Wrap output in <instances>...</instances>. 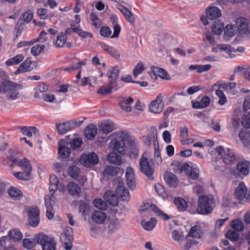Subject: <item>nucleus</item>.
Listing matches in <instances>:
<instances>
[{"mask_svg": "<svg viewBox=\"0 0 250 250\" xmlns=\"http://www.w3.org/2000/svg\"><path fill=\"white\" fill-rule=\"evenodd\" d=\"M104 198L110 205L116 206L118 204V199L114 192L111 190H108L104 192Z\"/></svg>", "mask_w": 250, "mask_h": 250, "instance_id": "obj_21", "label": "nucleus"}, {"mask_svg": "<svg viewBox=\"0 0 250 250\" xmlns=\"http://www.w3.org/2000/svg\"><path fill=\"white\" fill-rule=\"evenodd\" d=\"M126 182L127 186L130 188H134L135 187V179L134 170L131 167H127L125 171Z\"/></svg>", "mask_w": 250, "mask_h": 250, "instance_id": "obj_19", "label": "nucleus"}, {"mask_svg": "<svg viewBox=\"0 0 250 250\" xmlns=\"http://www.w3.org/2000/svg\"><path fill=\"white\" fill-rule=\"evenodd\" d=\"M80 172V168L76 166L70 167L68 169L69 175L73 178H77L79 176Z\"/></svg>", "mask_w": 250, "mask_h": 250, "instance_id": "obj_52", "label": "nucleus"}, {"mask_svg": "<svg viewBox=\"0 0 250 250\" xmlns=\"http://www.w3.org/2000/svg\"><path fill=\"white\" fill-rule=\"evenodd\" d=\"M11 160L16 166L21 167L24 172L30 174L32 171V167L30 161L27 159H23L13 158L12 156L8 158Z\"/></svg>", "mask_w": 250, "mask_h": 250, "instance_id": "obj_9", "label": "nucleus"}, {"mask_svg": "<svg viewBox=\"0 0 250 250\" xmlns=\"http://www.w3.org/2000/svg\"><path fill=\"white\" fill-rule=\"evenodd\" d=\"M47 10L44 8H40L37 10V15L42 20H49L51 16L47 14Z\"/></svg>", "mask_w": 250, "mask_h": 250, "instance_id": "obj_60", "label": "nucleus"}, {"mask_svg": "<svg viewBox=\"0 0 250 250\" xmlns=\"http://www.w3.org/2000/svg\"><path fill=\"white\" fill-rule=\"evenodd\" d=\"M174 203L177 208L182 211H185L187 208V203L181 197H176L174 199Z\"/></svg>", "mask_w": 250, "mask_h": 250, "instance_id": "obj_40", "label": "nucleus"}, {"mask_svg": "<svg viewBox=\"0 0 250 250\" xmlns=\"http://www.w3.org/2000/svg\"><path fill=\"white\" fill-rule=\"evenodd\" d=\"M121 171L122 172L124 171L123 170H121L118 167L107 166L105 167L104 170L103 171V175L104 176H114L118 175Z\"/></svg>", "mask_w": 250, "mask_h": 250, "instance_id": "obj_28", "label": "nucleus"}, {"mask_svg": "<svg viewBox=\"0 0 250 250\" xmlns=\"http://www.w3.org/2000/svg\"><path fill=\"white\" fill-rule=\"evenodd\" d=\"M133 100L131 97L128 98H122L120 101V105L122 109L126 112H130L131 110V104L133 103Z\"/></svg>", "mask_w": 250, "mask_h": 250, "instance_id": "obj_31", "label": "nucleus"}, {"mask_svg": "<svg viewBox=\"0 0 250 250\" xmlns=\"http://www.w3.org/2000/svg\"><path fill=\"white\" fill-rule=\"evenodd\" d=\"M117 153L113 151L110 152L107 157V161L110 163L117 165H120L121 163V157L117 154Z\"/></svg>", "mask_w": 250, "mask_h": 250, "instance_id": "obj_36", "label": "nucleus"}, {"mask_svg": "<svg viewBox=\"0 0 250 250\" xmlns=\"http://www.w3.org/2000/svg\"><path fill=\"white\" fill-rule=\"evenodd\" d=\"M236 198L242 202H248L250 201V191H248L247 188L243 183H241L236 188L235 191Z\"/></svg>", "mask_w": 250, "mask_h": 250, "instance_id": "obj_6", "label": "nucleus"}, {"mask_svg": "<svg viewBox=\"0 0 250 250\" xmlns=\"http://www.w3.org/2000/svg\"><path fill=\"white\" fill-rule=\"evenodd\" d=\"M239 137L245 146H250V132L249 130L242 129L239 133Z\"/></svg>", "mask_w": 250, "mask_h": 250, "instance_id": "obj_30", "label": "nucleus"}, {"mask_svg": "<svg viewBox=\"0 0 250 250\" xmlns=\"http://www.w3.org/2000/svg\"><path fill=\"white\" fill-rule=\"evenodd\" d=\"M114 84H110L108 83V86H103L101 87L97 91V93L103 95H105L109 93H110L112 91V89L113 88Z\"/></svg>", "mask_w": 250, "mask_h": 250, "instance_id": "obj_54", "label": "nucleus"}, {"mask_svg": "<svg viewBox=\"0 0 250 250\" xmlns=\"http://www.w3.org/2000/svg\"><path fill=\"white\" fill-rule=\"evenodd\" d=\"M121 227V221L115 216L109 218L108 225V233L112 234Z\"/></svg>", "mask_w": 250, "mask_h": 250, "instance_id": "obj_16", "label": "nucleus"}, {"mask_svg": "<svg viewBox=\"0 0 250 250\" xmlns=\"http://www.w3.org/2000/svg\"><path fill=\"white\" fill-rule=\"evenodd\" d=\"M32 61L29 58H27L22 63H21L18 69L15 72V75H19L20 73L28 72L33 70L31 67Z\"/></svg>", "mask_w": 250, "mask_h": 250, "instance_id": "obj_18", "label": "nucleus"}, {"mask_svg": "<svg viewBox=\"0 0 250 250\" xmlns=\"http://www.w3.org/2000/svg\"><path fill=\"white\" fill-rule=\"evenodd\" d=\"M214 203L213 198H210L207 195H201L198 200L197 212L201 214H208L213 210L212 204Z\"/></svg>", "mask_w": 250, "mask_h": 250, "instance_id": "obj_3", "label": "nucleus"}, {"mask_svg": "<svg viewBox=\"0 0 250 250\" xmlns=\"http://www.w3.org/2000/svg\"><path fill=\"white\" fill-rule=\"evenodd\" d=\"M163 107V99L160 94L158 95L154 100L151 102L149 106L150 111L155 114L161 113Z\"/></svg>", "mask_w": 250, "mask_h": 250, "instance_id": "obj_11", "label": "nucleus"}, {"mask_svg": "<svg viewBox=\"0 0 250 250\" xmlns=\"http://www.w3.org/2000/svg\"><path fill=\"white\" fill-rule=\"evenodd\" d=\"M250 163L248 161L239 162L236 165V168L240 175H247L249 173Z\"/></svg>", "mask_w": 250, "mask_h": 250, "instance_id": "obj_23", "label": "nucleus"}, {"mask_svg": "<svg viewBox=\"0 0 250 250\" xmlns=\"http://www.w3.org/2000/svg\"><path fill=\"white\" fill-rule=\"evenodd\" d=\"M185 172L190 179L196 180L199 177V170L196 167L195 165L191 162L186 164V169Z\"/></svg>", "mask_w": 250, "mask_h": 250, "instance_id": "obj_13", "label": "nucleus"}, {"mask_svg": "<svg viewBox=\"0 0 250 250\" xmlns=\"http://www.w3.org/2000/svg\"><path fill=\"white\" fill-rule=\"evenodd\" d=\"M90 18L94 27L98 28L101 26L102 22L95 13H91L90 15Z\"/></svg>", "mask_w": 250, "mask_h": 250, "instance_id": "obj_55", "label": "nucleus"}, {"mask_svg": "<svg viewBox=\"0 0 250 250\" xmlns=\"http://www.w3.org/2000/svg\"><path fill=\"white\" fill-rule=\"evenodd\" d=\"M129 156L131 158H135L139 155V149L134 141H131L130 146Z\"/></svg>", "mask_w": 250, "mask_h": 250, "instance_id": "obj_45", "label": "nucleus"}, {"mask_svg": "<svg viewBox=\"0 0 250 250\" xmlns=\"http://www.w3.org/2000/svg\"><path fill=\"white\" fill-rule=\"evenodd\" d=\"M157 224V220L154 218H151L149 221L143 220L142 225L144 228L147 230H151Z\"/></svg>", "mask_w": 250, "mask_h": 250, "instance_id": "obj_43", "label": "nucleus"}, {"mask_svg": "<svg viewBox=\"0 0 250 250\" xmlns=\"http://www.w3.org/2000/svg\"><path fill=\"white\" fill-rule=\"evenodd\" d=\"M92 220L97 224H103L106 219V213L101 210L94 211L91 216Z\"/></svg>", "mask_w": 250, "mask_h": 250, "instance_id": "obj_24", "label": "nucleus"}, {"mask_svg": "<svg viewBox=\"0 0 250 250\" xmlns=\"http://www.w3.org/2000/svg\"><path fill=\"white\" fill-rule=\"evenodd\" d=\"M150 133L152 136L154 150H158L159 149L158 142L157 141V131L155 127H151L150 129Z\"/></svg>", "mask_w": 250, "mask_h": 250, "instance_id": "obj_49", "label": "nucleus"}, {"mask_svg": "<svg viewBox=\"0 0 250 250\" xmlns=\"http://www.w3.org/2000/svg\"><path fill=\"white\" fill-rule=\"evenodd\" d=\"M8 236L10 239L16 242L20 241L22 235L18 229H15L10 230L8 233Z\"/></svg>", "mask_w": 250, "mask_h": 250, "instance_id": "obj_38", "label": "nucleus"}, {"mask_svg": "<svg viewBox=\"0 0 250 250\" xmlns=\"http://www.w3.org/2000/svg\"><path fill=\"white\" fill-rule=\"evenodd\" d=\"M97 133V128L91 125H88L84 130V135L89 140L93 139Z\"/></svg>", "mask_w": 250, "mask_h": 250, "instance_id": "obj_34", "label": "nucleus"}, {"mask_svg": "<svg viewBox=\"0 0 250 250\" xmlns=\"http://www.w3.org/2000/svg\"><path fill=\"white\" fill-rule=\"evenodd\" d=\"M186 164H182L179 162H175L171 164L173 172L176 174H181L186 171Z\"/></svg>", "mask_w": 250, "mask_h": 250, "instance_id": "obj_39", "label": "nucleus"}, {"mask_svg": "<svg viewBox=\"0 0 250 250\" xmlns=\"http://www.w3.org/2000/svg\"><path fill=\"white\" fill-rule=\"evenodd\" d=\"M216 150L226 164H232L237 159L236 154L231 149H225L222 146H219L216 148Z\"/></svg>", "mask_w": 250, "mask_h": 250, "instance_id": "obj_5", "label": "nucleus"}, {"mask_svg": "<svg viewBox=\"0 0 250 250\" xmlns=\"http://www.w3.org/2000/svg\"><path fill=\"white\" fill-rule=\"evenodd\" d=\"M117 8L125 16L126 20L130 23H133L135 21V18L132 12L126 7L123 5H120Z\"/></svg>", "mask_w": 250, "mask_h": 250, "instance_id": "obj_27", "label": "nucleus"}, {"mask_svg": "<svg viewBox=\"0 0 250 250\" xmlns=\"http://www.w3.org/2000/svg\"><path fill=\"white\" fill-rule=\"evenodd\" d=\"M93 204L94 206L100 209H105L107 208V205L100 199H96L93 201Z\"/></svg>", "mask_w": 250, "mask_h": 250, "instance_id": "obj_62", "label": "nucleus"}, {"mask_svg": "<svg viewBox=\"0 0 250 250\" xmlns=\"http://www.w3.org/2000/svg\"><path fill=\"white\" fill-rule=\"evenodd\" d=\"M224 24L220 22H214L212 27V32L214 34L220 35L224 29Z\"/></svg>", "mask_w": 250, "mask_h": 250, "instance_id": "obj_51", "label": "nucleus"}, {"mask_svg": "<svg viewBox=\"0 0 250 250\" xmlns=\"http://www.w3.org/2000/svg\"><path fill=\"white\" fill-rule=\"evenodd\" d=\"M8 192L9 196L15 200H19L22 197L21 191L16 188H10Z\"/></svg>", "mask_w": 250, "mask_h": 250, "instance_id": "obj_46", "label": "nucleus"}, {"mask_svg": "<svg viewBox=\"0 0 250 250\" xmlns=\"http://www.w3.org/2000/svg\"><path fill=\"white\" fill-rule=\"evenodd\" d=\"M56 244L55 241L52 239L42 246V250H56Z\"/></svg>", "mask_w": 250, "mask_h": 250, "instance_id": "obj_56", "label": "nucleus"}, {"mask_svg": "<svg viewBox=\"0 0 250 250\" xmlns=\"http://www.w3.org/2000/svg\"><path fill=\"white\" fill-rule=\"evenodd\" d=\"M53 196L50 197L48 200L45 199V206L46 208V216L49 220L52 219L54 217V213L53 211Z\"/></svg>", "mask_w": 250, "mask_h": 250, "instance_id": "obj_29", "label": "nucleus"}, {"mask_svg": "<svg viewBox=\"0 0 250 250\" xmlns=\"http://www.w3.org/2000/svg\"><path fill=\"white\" fill-rule=\"evenodd\" d=\"M23 246L27 249H31L36 245L35 241L32 239H24L22 240Z\"/></svg>", "mask_w": 250, "mask_h": 250, "instance_id": "obj_59", "label": "nucleus"}, {"mask_svg": "<svg viewBox=\"0 0 250 250\" xmlns=\"http://www.w3.org/2000/svg\"><path fill=\"white\" fill-rule=\"evenodd\" d=\"M0 250H15L14 247L11 245L7 236H4L0 239Z\"/></svg>", "mask_w": 250, "mask_h": 250, "instance_id": "obj_35", "label": "nucleus"}, {"mask_svg": "<svg viewBox=\"0 0 250 250\" xmlns=\"http://www.w3.org/2000/svg\"><path fill=\"white\" fill-rule=\"evenodd\" d=\"M68 145L72 149H75L80 147L82 144V140L80 138H75L70 142H68Z\"/></svg>", "mask_w": 250, "mask_h": 250, "instance_id": "obj_58", "label": "nucleus"}, {"mask_svg": "<svg viewBox=\"0 0 250 250\" xmlns=\"http://www.w3.org/2000/svg\"><path fill=\"white\" fill-rule=\"evenodd\" d=\"M21 84L9 81H3L0 84V93L8 100H16L19 97Z\"/></svg>", "mask_w": 250, "mask_h": 250, "instance_id": "obj_2", "label": "nucleus"}, {"mask_svg": "<svg viewBox=\"0 0 250 250\" xmlns=\"http://www.w3.org/2000/svg\"><path fill=\"white\" fill-rule=\"evenodd\" d=\"M14 176L17 179L21 180H28L30 178V174L24 172H17L14 173Z\"/></svg>", "mask_w": 250, "mask_h": 250, "instance_id": "obj_57", "label": "nucleus"}, {"mask_svg": "<svg viewBox=\"0 0 250 250\" xmlns=\"http://www.w3.org/2000/svg\"><path fill=\"white\" fill-rule=\"evenodd\" d=\"M110 21L113 24H114L113 26L114 33L111 37L112 38H117L121 31L120 25L117 24L118 18L115 15H112L110 16Z\"/></svg>", "mask_w": 250, "mask_h": 250, "instance_id": "obj_37", "label": "nucleus"}, {"mask_svg": "<svg viewBox=\"0 0 250 250\" xmlns=\"http://www.w3.org/2000/svg\"><path fill=\"white\" fill-rule=\"evenodd\" d=\"M237 28L234 25H228L224 28V33L228 37H233L237 33Z\"/></svg>", "mask_w": 250, "mask_h": 250, "instance_id": "obj_47", "label": "nucleus"}, {"mask_svg": "<svg viewBox=\"0 0 250 250\" xmlns=\"http://www.w3.org/2000/svg\"><path fill=\"white\" fill-rule=\"evenodd\" d=\"M148 208L154 211L158 216L162 218L165 220H167L169 219V216L167 214L165 213L163 211H162L160 209H159L155 205L149 204L147 203L146 205L145 206V207H142L141 209L139 210V212L140 213H142L148 210Z\"/></svg>", "mask_w": 250, "mask_h": 250, "instance_id": "obj_12", "label": "nucleus"}, {"mask_svg": "<svg viewBox=\"0 0 250 250\" xmlns=\"http://www.w3.org/2000/svg\"><path fill=\"white\" fill-rule=\"evenodd\" d=\"M61 241L65 250H71L73 237L72 232L70 229H65L61 234Z\"/></svg>", "mask_w": 250, "mask_h": 250, "instance_id": "obj_10", "label": "nucleus"}, {"mask_svg": "<svg viewBox=\"0 0 250 250\" xmlns=\"http://www.w3.org/2000/svg\"><path fill=\"white\" fill-rule=\"evenodd\" d=\"M80 163L85 167H89L97 165L99 163V158L94 152L88 154H83L80 158Z\"/></svg>", "mask_w": 250, "mask_h": 250, "instance_id": "obj_8", "label": "nucleus"}, {"mask_svg": "<svg viewBox=\"0 0 250 250\" xmlns=\"http://www.w3.org/2000/svg\"><path fill=\"white\" fill-rule=\"evenodd\" d=\"M164 179L167 185L172 187H176L179 184L177 177L173 173L166 172L164 174Z\"/></svg>", "mask_w": 250, "mask_h": 250, "instance_id": "obj_22", "label": "nucleus"}, {"mask_svg": "<svg viewBox=\"0 0 250 250\" xmlns=\"http://www.w3.org/2000/svg\"><path fill=\"white\" fill-rule=\"evenodd\" d=\"M231 227L236 231H242L244 229L243 223L239 220H234L231 222Z\"/></svg>", "mask_w": 250, "mask_h": 250, "instance_id": "obj_53", "label": "nucleus"}, {"mask_svg": "<svg viewBox=\"0 0 250 250\" xmlns=\"http://www.w3.org/2000/svg\"><path fill=\"white\" fill-rule=\"evenodd\" d=\"M120 69L117 66L111 67L107 71V76L108 79V83L114 84L119 77Z\"/></svg>", "mask_w": 250, "mask_h": 250, "instance_id": "obj_15", "label": "nucleus"}, {"mask_svg": "<svg viewBox=\"0 0 250 250\" xmlns=\"http://www.w3.org/2000/svg\"><path fill=\"white\" fill-rule=\"evenodd\" d=\"M112 140L109 143V148L113 151L118 152L120 154L125 153V142L128 140L129 135L124 132H117L109 136Z\"/></svg>", "mask_w": 250, "mask_h": 250, "instance_id": "obj_1", "label": "nucleus"}, {"mask_svg": "<svg viewBox=\"0 0 250 250\" xmlns=\"http://www.w3.org/2000/svg\"><path fill=\"white\" fill-rule=\"evenodd\" d=\"M67 188L70 195L76 197L79 196L81 188L78 185L73 182H70L68 184Z\"/></svg>", "mask_w": 250, "mask_h": 250, "instance_id": "obj_33", "label": "nucleus"}, {"mask_svg": "<svg viewBox=\"0 0 250 250\" xmlns=\"http://www.w3.org/2000/svg\"><path fill=\"white\" fill-rule=\"evenodd\" d=\"M28 213L29 217H39L40 210L37 207H32L29 208Z\"/></svg>", "mask_w": 250, "mask_h": 250, "instance_id": "obj_63", "label": "nucleus"}, {"mask_svg": "<svg viewBox=\"0 0 250 250\" xmlns=\"http://www.w3.org/2000/svg\"><path fill=\"white\" fill-rule=\"evenodd\" d=\"M68 146V142L64 139L59 142L58 153L61 158H66L69 156L71 151Z\"/></svg>", "mask_w": 250, "mask_h": 250, "instance_id": "obj_14", "label": "nucleus"}, {"mask_svg": "<svg viewBox=\"0 0 250 250\" xmlns=\"http://www.w3.org/2000/svg\"><path fill=\"white\" fill-rule=\"evenodd\" d=\"M149 156V153L146 151L142 155L139 160V169L149 179L152 180L154 170L153 165L150 164L148 160Z\"/></svg>", "mask_w": 250, "mask_h": 250, "instance_id": "obj_4", "label": "nucleus"}, {"mask_svg": "<svg viewBox=\"0 0 250 250\" xmlns=\"http://www.w3.org/2000/svg\"><path fill=\"white\" fill-rule=\"evenodd\" d=\"M236 24L237 25V29L241 33H246L248 31V21L246 19L244 18H239L237 19Z\"/></svg>", "mask_w": 250, "mask_h": 250, "instance_id": "obj_26", "label": "nucleus"}, {"mask_svg": "<svg viewBox=\"0 0 250 250\" xmlns=\"http://www.w3.org/2000/svg\"><path fill=\"white\" fill-rule=\"evenodd\" d=\"M241 124L244 127L250 128V112H245L242 117Z\"/></svg>", "mask_w": 250, "mask_h": 250, "instance_id": "obj_48", "label": "nucleus"}, {"mask_svg": "<svg viewBox=\"0 0 250 250\" xmlns=\"http://www.w3.org/2000/svg\"><path fill=\"white\" fill-rule=\"evenodd\" d=\"M172 237L175 241H180L184 239V235L180 230H174L172 232Z\"/></svg>", "mask_w": 250, "mask_h": 250, "instance_id": "obj_64", "label": "nucleus"}, {"mask_svg": "<svg viewBox=\"0 0 250 250\" xmlns=\"http://www.w3.org/2000/svg\"><path fill=\"white\" fill-rule=\"evenodd\" d=\"M188 235L193 238H199L203 235V232L199 226H194L190 229Z\"/></svg>", "mask_w": 250, "mask_h": 250, "instance_id": "obj_42", "label": "nucleus"}, {"mask_svg": "<svg viewBox=\"0 0 250 250\" xmlns=\"http://www.w3.org/2000/svg\"><path fill=\"white\" fill-rule=\"evenodd\" d=\"M78 123L77 121L70 120L64 122L62 123H57L56 124V128L58 132L60 134H63L67 131L71 130L75 126L80 125L82 121H79Z\"/></svg>", "mask_w": 250, "mask_h": 250, "instance_id": "obj_7", "label": "nucleus"}, {"mask_svg": "<svg viewBox=\"0 0 250 250\" xmlns=\"http://www.w3.org/2000/svg\"><path fill=\"white\" fill-rule=\"evenodd\" d=\"M116 193L117 195L119 196L122 201L127 202L129 200V191L122 183H119L116 190Z\"/></svg>", "mask_w": 250, "mask_h": 250, "instance_id": "obj_17", "label": "nucleus"}, {"mask_svg": "<svg viewBox=\"0 0 250 250\" xmlns=\"http://www.w3.org/2000/svg\"><path fill=\"white\" fill-rule=\"evenodd\" d=\"M207 17L210 20H215L221 16V11L217 7L211 6L206 10Z\"/></svg>", "mask_w": 250, "mask_h": 250, "instance_id": "obj_20", "label": "nucleus"}, {"mask_svg": "<svg viewBox=\"0 0 250 250\" xmlns=\"http://www.w3.org/2000/svg\"><path fill=\"white\" fill-rule=\"evenodd\" d=\"M115 129L114 124L110 121H104L100 126V130L104 134H107Z\"/></svg>", "mask_w": 250, "mask_h": 250, "instance_id": "obj_25", "label": "nucleus"}, {"mask_svg": "<svg viewBox=\"0 0 250 250\" xmlns=\"http://www.w3.org/2000/svg\"><path fill=\"white\" fill-rule=\"evenodd\" d=\"M66 36L65 34H63V33H61L57 36L55 45L57 47H62L66 42Z\"/></svg>", "mask_w": 250, "mask_h": 250, "instance_id": "obj_50", "label": "nucleus"}, {"mask_svg": "<svg viewBox=\"0 0 250 250\" xmlns=\"http://www.w3.org/2000/svg\"><path fill=\"white\" fill-rule=\"evenodd\" d=\"M151 70L152 73L155 76H158L162 79L167 80L170 79V77L168 75L167 71L163 68H158L155 66H152Z\"/></svg>", "mask_w": 250, "mask_h": 250, "instance_id": "obj_32", "label": "nucleus"}, {"mask_svg": "<svg viewBox=\"0 0 250 250\" xmlns=\"http://www.w3.org/2000/svg\"><path fill=\"white\" fill-rule=\"evenodd\" d=\"M36 239L37 243L40 245L43 246L45 243H47L49 239L48 237L44 234L43 233H39L36 236Z\"/></svg>", "mask_w": 250, "mask_h": 250, "instance_id": "obj_61", "label": "nucleus"}, {"mask_svg": "<svg viewBox=\"0 0 250 250\" xmlns=\"http://www.w3.org/2000/svg\"><path fill=\"white\" fill-rule=\"evenodd\" d=\"M217 48L222 51L226 52L229 55V57L231 58H233L235 56L231 54L232 52V47L229 44H220L217 45Z\"/></svg>", "mask_w": 250, "mask_h": 250, "instance_id": "obj_44", "label": "nucleus"}, {"mask_svg": "<svg viewBox=\"0 0 250 250\" xmlns=\"http://www.w3.org/2000/svg\"><path fill=\"white\" fill-rule=\"evenodd\" d=\"M24 57L22 54H18L16 56L8 60L5 64L7 66L13 65H17L21 62L24 59Z\"/></svg>", "mask_w": 250, "mask_h": 250, "instance_id": "obj_41", "label": "nucleus"}]
</instances>
